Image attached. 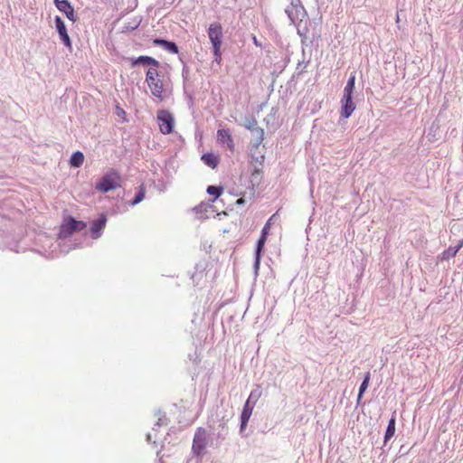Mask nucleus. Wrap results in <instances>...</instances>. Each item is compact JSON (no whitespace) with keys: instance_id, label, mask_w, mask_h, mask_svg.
Here are the masks:
<instances>
[{"instance_id":"obj_1","label":"nucleus","mask_w":463,"mask_h":463,"mask_svg":"<svg viewBox=\"0 0 463 463\" xmlns=\"http://www.w3.org/2000/svg\"><path fill=\"white\" fill-rule=\"evenodd\" d=\"M208 37L213 45L214 61L220 64L222 61L221 47L223 37L222 27L220 23H213L210 24L208 28Z\"/></svg>"},{"instance_id":"obj_2","label":"nucleus","mask_w":463,"mask_h":463,"mask_svg":"<svg viewBox=\"0 0 463 463\" xmlns=\"http://www.w3.org/2000/svg\"><path fill=\"white\" fill-rule=\"evenodd\" d=\"M212 444L213 442H211V438L209 437L207 430L203 427H199L196 429L194 436L192 453L196 458H201L205 454V449L207 446Z\"/></svg>"},{"instance_id":"obj_3","label":"nucleus","mask_w":463,"mask_h":463,"mask_svg":"<svg viewBox=\"0 0 463 463\" xmlns=\"http://www.w3.org/2000/svg\"><path fill=\"white\" fill-rule=\"evenodd\" d=\"M87 227V223L83 221H77L71 216L65 218L61 224L59 238L66 239L76 232H80Z\"/></svg>"},{"instance_id":"obj_4","label":"nucleus","mask_w":463,"mask_h":463,"mask_svg":"<svg viewBox=\"0 0 463 463\" xmlns=\"http://www.w3.org/2000/svg\"><path fill=\"white\" fill-rule=\"evenodd\" d=\"M158 76L159 74L157 69L149 68L146 71V80L151 90L152 94L162 100L163 80L159 79Z\"/></svg>"},{"instance_id":"obj_5","label":"nucleus","mask_w":463,"mask_h":463,"mask_svg":"<svg viewBox=\"0 0 463 463\" xmlns=\"http://www.w3.org/2000/svg\"><path fill=\"white\" fill-rule=\"evenodd\" d=\"M119 175L115 171H111L100 179V181L96 184V189L103 193H108L118 187L119 185Z\"/></svg>"},{"instance_id":"obj_6","label":"nucleus","mask_w":463,"mask_h":463,"mask_svg":"<svg viewBox=\"0 0 463 463\" xmlns=\"http://www.w3.org/2000/svg\"><path fill=\"white\" fill-rule=\"evenodd\" d=\"M285 12L290 22L294 24L298 22H301L307 15L300 0H290V5L285 9Z\"/></svg>"},{"instance_id":"obj_7","label":"nucleus","mask_w":463,"mask_h":463,"mask_svg":"<svg viewBox=\"0 0 463 463\" xmlns=\"http://www.w3.org/2000/svg\"><path fill=\"white\" fill-rule=\"evenodd\" d=\"M156 118L161 133L167 135L173 132L175 121L173 115L168 110H158Z\"/></svg>"},{"instance_id":"obj_8","label":"nucleus","mask_w":463,"mask_h":463,"mask_svg":"<svg viewBox=\"0 0 463 463\" xmlns=\"http://www.w3.org/2000/svg\"><path fill=\"white\" fill-rule=\"evenodd\" d=\"M211 430V442H213V440H216V444H221L225 439L228 434V428L226 425V421L222 419L219 421L217 426L210 425L209 426Z\"/></svg>"},{"instance_id":"obj_9","label":"nucleus","mask_w":463,"mask_h":463,"mask_svg":"<svg viewBox=\"0 0 463 463\" xmlns=\"http://www.w3.org/2000/svg\"><path fill=\"white\" fill-rule=\"evenodd\" d=\"M53 2L57 9L60 12H62L69 20L72 22H76L78 20L74 8L68 0H53Z\"/></svg>"},{"instance_id":"obj_10","label":"nucleus","mask_w":463,"mask_h":463,"mask_svg":"<svg viewBox=\"0 0 463 463\" xmlns=\"http://www.w3.org/2000/svg\"><path fill=\"white\" fill-rule=\"evenodd\" d=\"M55 28L59 33L60 39L62 42V43L68 47L71 48V41L68 34L66 25L64 24V21L60 16H55Z\"/></svg>"},{"instance_id":"obj_11","label":"nucleus","mask_w":463,"mask_h":463,"mask_svg":"<svg viewBox=\"0 0 463 463\" xmlns=\"http://www.w3.org/2000/svg\"><path fill=\"white\" fill-rule=\"evenodd\" d=\"M354 109L355 104L353 101V95L344 94L341 99V116L348 118Z\"/></svg>"},{"instance_id":"obj_12","label":"nucleus","mask_w":463,"mask_h":463,"mask_svg":"<svg viewBox=\"0 0 463 463\" xmlns=\"http://www.w3.org/2000/svg\"><path fill=\"white\" fill-rule=\"evenodd\" d=\"M254 408V404L250 402L249 401H246L242 411L241 414V426H240V432L242 433L244 430L247 427L248 421L251 416L252 411Z\"/></svg>"},{"instance_id":"obj_13","label":"nucleus","mask_w":463,"mask_h":463,"mask_svg":"<svg viewBox=\"0 0 463 463\" xmlns=\"http://www.w3.org/2000/svg\"><path fill=\"white\" fill-rule=\"evenodd\" d=\"M107 217L106 215H100L97 220H95L90 227V232L93 239H98L100 237L103 229L106 226Z\"/></svg>"},{"instance_id":"obj_14","label":"nucleus","mask_w":463,"mask_h":463,"mask_svg":"<svg viewBox=\"0 0 463 463\" xmlns=\"http://www.w3.org/2000/svg\"><path fill=\"white\" fill-rule=\"evenodd\" d=\"M217 139L220 143L225 144L231 151H233L234 143L229 129H219L217 131Z\"/></svg>"},{"instance_id":"obj_15","label":"nucleus","mask_w":463,"mask_h":463,"mask_svg":"<svg viewBox=\"0 0 463 463\" xmlns=\"http://www.w3.org/2000/svg\"><path fill=\"white\" fill-rule=\"evenodd\" d=\"M152 65L154 68L157 69L159 67V61L150 56H139L137 59H133L131 62V66L135 67L137 65Z\"/></svg>"},{"instance_id":"obj_16","label":"nucleus","mask_w":463,"mask_h":463,"mask_svg":"<svg viewBox=\"0 0 463 463\" xmlns=\"http://www.w3.org/2000/svg\"><path fill=\"white\" fill-rule=\"evenodd\" d=\"M153 43L156 46L163 47L165 50L168 51L171 53H177L178 52V46L174 42H170V41H167V40H165V39H161V38H156L153 41Z\"/></svg>"},{"instance_id":"obj_17","label":"nucleus","mask_w":463,"mask_h":463,"mask_svg":"<svg viewBox=\"0 0 463 463\" xmlns=\"http://www.w3.org/2000/svg\"><path fill=\"white\" fill-rule=\"evenodd\" d=\"M463 247V239L456 245V246H450L447 250H445L442 252L441 260H449L452 257H454L458 251Z\"/></svg>"},{"instance_id":"obj_18","label":"nucleus","mask_w":463,"mask_h":463,"mask_svg":"<svg viewBox=\"0 0 463 463\" xmlns=\"http://www.w3.org/2000/svg\"><path fill=\"white\" fill-rule=\"evenodd\" d=\"M202 161L212 169H214L219 163L218 157L213 153L203 154L201 157Z\"/></svg>"},{"instance_id":"obj_19","label":"nucleus","mask_w":463,"mask_h":463,"mask_svg":"<svg viewBox=\"0 0 463 463\" xmlns=\"http://www.w3.org/2000/svg\"><path fill=\"white\" fill-rule=\"evenodd\" d=\"M84 162V155L80 151L74 152L70 159L72 167H80Z\"/></svg>"},{"instance_id":"obj_20","label":"nucleus","mask_w":463,"mask_h":463,"mask_svg":"<svg viewBox=\"0 0 463 463\" xmlns=\"http://www.w3.org/2000/svg\"><path fill=\"white\" fill-rule=\"evenodd\" d=\"M251 133L254 137V146L258 147L264 139V129L257 126L254 129L251 130Z\"/></svg>"},{"instance_id":"obj_21","label":"nucleus","mask_w":463,"mask_h":463,"mask_svg":"<svg viewBox=\"0 0 463 463\" xmlns=\"http://www.w3.org/2000/svg\"><path fill=\"white\" fill-rule=\"evenodd\" d=\"M394 433H395V417L392 416L388 422V426H387V429H386V431L384 434V442H387V440L392 439L393 437Z\"/></svg>"},{"instance_id":"obj_22","label":"nucleus","mask_w":463,"mask_h":463,"mask_svg":"<svg viewBox=\"0 0 463 463\" xmlns=\"http://www.w3.org/2000/svg\"><path fill=\"white\" fill-rule=\"evenodd\" d=\"M211 205L208 203H201L194 208V213L199 218H206V213Z\"/></svg>"},{"instance_id":"obj_23","label":"nucleus","mask_w":463,"mask_h":463,"mask_svg":"<svg viewBox=\"0 0 463 463\" xmlns=\"http://www.w3.org/2000/svg\"><path fill=\"white\" fill-rule=\"evenodd\" d=\"M145 195H146V187L142 184L139 187L138 192L136 194L134 199L130 202V205L134 206V205H137L139 203H141L144 200Z\"/></svg>"},{"instance_id":"obj_24","label":"nucleus","mask_w":463,"mask_h":463,"mask_svg":"<svg viewBox=\"0 0 463 463\" xmlns=\"http://www.w3.org/2000/svg\"><path fill=\"white\" fill-rule=\"evenodd\" d=\"M206 192L208 194L214 196V200H216L218 197H220L223 192V188L222 186L217 185H209L206 189Z\"/></svg>"},{"instance_id":"obj_25","label":"nucleus","mask_w":463,"mask_h":463,"mask_svg":"<svg viewBox=\"0 0 463 463\" xmlns=\"http://www.w3.org/2000/svg\"><path fill=\"white\" fill-rule=\"evenodd\" d=\"M355 84V75L352 73L347 80V83L344 89V94L353 95Z\"/></svg>"},{"instance_id":"obj_26","label":"nucleus","mask_w":463,"mask_h":463,"mask_svg":"<svg viewBox=\"0 0 463 463\" xmlns=\"http://www.w3.org/2000/svg\"><path fill=\"white\" fill-rule=\"evenodd\" d=\"M261 393H262V392H261L260 386L257 385V387L250 392V396L247 399V401H249L250 402H251L255 405L256 402H258V400L260 398Z\"/></svg>"},{"instance_id":"obj_27","label":"nucleus","mask_w":463,"mask_h":463,"mask_svg":"<svg viewBox=\"0 0 463 463\" xmlns=\"http://www.w3.org/2000/svg\"><path fill=\"white\" fill-rule=\"evenodd\" d=\"M141 23V19H134L132 22H128L122 27V33H128L136 30Z\"/></svg>"},{"instance_id":"obj_28","label":"nucleus","mask_w":463,"mask_h":463,"mask_svg":"<svg viewBox=\"0 0 463 463\" xmlns=\"http://www.w3.org/2000/svg\"><path fill=\"white\" fill-rule=\"evenodd\" d=\"M370 379H371V373L367 372L364 377V380H363L360 387H359L360 398H363L364 393L367 390V388L369 386Z\"/></svg>"},{"instance_id":"obj_29","label":"nucleus","mask_w":463,"mask_h":463,"mask_svg":"<svg viewBox=\"0 0 463 463\" xmlns=\"http://www.w3.org/2000/svg\"><path fill=\"white\" fill-rule=\"evenodd\" d=\"M243 126L250 131L258 126L257 119L254 117H246L243 121Z\"/></svg>"},{"instance_id":"obj_30","label":"nucleus","mask_w":463,"mask_h":463,"mask_svg":"<svg viewBox=\"0 0 463 463\" xmlns=\"http://www.w3.org/2000/svg\"><path fill=\"white\" fill-rule=\"evenodd\" d=\"M266 241H267V236L261 234L257 241V244H256L255 255L261 254V251L264 248Z\"/></svg>"},{"instance_id":"obj_31","label":"nucleus","mask_w":463,"mask_h":463,"mask_svg":"<svg viewBox=\"0 0 463 463\" xmlns=\"http://www.w3.org/2000/svg\"><path fill=\"white\" fill-rule=\"evenodd\" d=\"M159 417L157 419L156 423L155 424V427H160V426H166L168 424V419L166 418L165 414H161V412H158Z\"/></svg>"},{"instance_id":"obj_32","label":"nucleus","mask_w":463,"mask_h":463,"mask_svg":"<svg viewBox=\"0 0 463 463\" xmlns=\"http://www.w3.org/2000/svg\"><path fill=\"white\" fill-rule=\"evenodd\" d=\"M275 217V214H273L269 220L268 222L265 223L264 227L262 228V231H261V234L265 235V236H268L269 234V229H270V220H273V218Z\"/></svg>"},{"instance_id":"obj_33","label":"nucleus","mask_w":463,"mask_h":463,"mask_svg":"<svg viewBox=\"0 0 463 463\" xmlns=\"http://www.w3.org/2000/svg\"><path fill=\"white\" fill-rule=\"evenodd\" d=\"M260 175V170L258 169V168H255L252 172H251V183L254 184L255 182H258V179Z\"/></svg>"},{"instance_id":"obj_34","label":"nucleus","mask_w":463,"mask_h":463,"mask_svg":"<svg viewBox=\"0 0 463 463\" xmlns=\"http://www.w3.org/2000/svg\"><path fill=\"white\" fill-rule=\"evenodd\" d=\"M260 257H261V254L255 255V261H254V265H253L255 273H258V270L260 269Z\"/></svg>"},{"instance_id":"obj_35","label":"nucleus","mask_w":463,"mask_h":463,"mask_svg":"<svg viewBox=\"0 0 463 463\" xmlns=\"http://www.w3.org/2000/svg\"><path fill=\"white\" fill-rule=\"evenodd\" d=\"M117 114H118V117H121V116H124L126 113H125V111L122 109L118 108Z\"/></svg>"},{"instance_id":"obj_36","label":"nucleus","mask_w":463,"mask_h":463,"mask_svg":"<svg viewBox=\"0 0 463 463\" xmlns=\"http://www.w3.org/2000/svg\"><path fill=\"white\" fill-rule=\"evenodd\" d=\"M187 73H188V69H187L186 66H184V68H183V76L184 78H186L187 77Z\"/></svg>"},{"instance_id":"obj_37","label":"nucleus","mask_w":463,"mask_h":463,"mask_svg":"<svg viewBox=\"0 0 463 463\" xmlns=\"http://www.w3.org/2000/svg\"><path fill=\"white\" fill-rule=\"evenodd\" d=\"M252 41H253V43H254L256 46H261V44L258 42V40H257V37H256V36H253V37H252Z\"/></svg>"},{"instance_id":"obj_38","label":"nucleus","mask_w":463,"mask_h":463,"mask_svg":"<svg viewBox=\"0 0 463 463\" xmlns=\"http://www.w3.org/2000/svg\"><path fill=\"white\" fill-rule=\"evenodd\" d=\"M236 203H237V204H243V203H244V199H242V198L238 199V200L236 201Z\"/></svg>"},{"instance_id":"obj_39","label":"nucleus","mask_w":463,"mask_h":463,"mask_svg":"<svg viewBox=\"0 0 463 463\" xmlns=\"http://www.w3.org/2000/svg\"><path fill=\"white\" fill-rule=\"evenodd\" d=\"M362 398H360V392H358L356 405H360Z\"/></svg>"},{"instance_id":"obj_40","label":"nucleus","mask_w":463,"mask_h":463,"mask_svg":"<svg viewBox=\"0 0 463 463\" xmlns=\"http://www.w3.org/2000/svg\"><path fill=\"white\" fill-rule=\"evenodd\" d=\"M278 109L276 108H272L270 111V115H275L277 113Z\"/></svg>"},{"instance_id":"obj_41","label":"nucleus","mask_w":463,"mask_h":463,"mask_svg":"<svg viewBox=\"0 0 463 463\" xmlns=\"http://www.w3.org/2000/svg\"><path fill=\"white\" fill-rule=\"evenodd\" d=\"M146 439H147V440L149 441V440L151 439V435H150V434H147V435H146Z\"/></svg>"}]
</instances>
